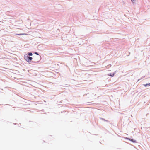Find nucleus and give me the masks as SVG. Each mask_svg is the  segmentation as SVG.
Listing matches in <instances>:
<instances>
[{"mask_svg":"<svg viewBox=\"0 0 150 150\" xmlns=\"http://www.w3.org/2000/svg\"><path fill=\"white\" fill-rule=\"evenodd\" d=\"M109 76H113L114 75V73H110L108 74Z\"/></svg>","mask_w":150,"mask_h":150,"instance_id":"nucleus-2","label":"nucleus"},{"mask_svg":"<svg viewBox=\"0 0 150 150\" xmlns=\"http://www.w3.org/2000/svg\"><path fill=\"white\" fill-rule=\"evenodd\" d=\"M28 54L29 56H32V53L30 52V53H28Z\"/></svg>","mask_w":150,"mask_h":150,"instance_id":"nucleus-5","label":"nucleus"},{"mask_svg":"<svg viewBox=\"0 0 150 150\" xmlns=\"http://www.w3.org/2000/svg\"><path fill=\"white\" fill-rule=\"evenodd\" d=\"M24 34H17V35H24Z\"/></svg>","mask_w":150,"mask_h":150,"instance_id":"nucleus-6","label":"nucleus"},{"mask_svg":"<svg viewBox=\"0 0 150 150\" xmlns=\"http://www.w3.org/2000/svg\"><path fill=\"white\" fill-rule=\"evenodd\" d=\"M129 140L133 142H136V141L133 139H129Z\"/></svg>","mask_w":150,"mask_h":150,"instance_id":"nucleus-4","label":"nucleus"},{"mask_svg":"<svg viewBox=\"0 0 150 150\" xmlns=\"http://www.w3.org/2000/svg\"><path fill=\"white\" fill-rule=\"evenodd\" d=\"M35 54L37 55H38V54L37 52H35Z\"/></svg>","mask_w":150,"mask_h":150,"instance_id":"nucleus-7","label":"nucleus"},{"mask_svg":"<svg viewBox=\"0 0 150 150\" xmlns=\"http://www.w3.org/2000/svg\"><path fill=\"white\" fill-rule=\"evenodd\" d=\"M144 86L145 87H146L148 86H150V83L144 84Z\"/></svg>","mask_w":150,"mask_h":150,"instance_id":"nucleus-3","label":"nucleus"},{"mask_svg":"<svg viewBox=\"0 0 150 150\" xmlns=\"http://www.w3.org/2000/svg\"><path fill=\"white\" fill-rule=\"evenodd\" d=\"M132 2H133L135 0H131Z\"/></svg>","mask_w":150,"mask_h":150,"instance_id":"nucleus-8","label":"nucleus"},{"mask_svg":"<svg viewBox=\"0 0 150 150\" xmlns=\"http://www.w3.org/2000/svg\"><path fill=\"white\" fill-rule=\"evenodd\" d=\"M24 58L25 60L28 62L31 61L32 59V58L31 57L26 56L24 57Z\"/></svg>","mask_w":150,"mask_h":150,"instance_id":"nucleus-1","label":"nucleus"}]
</instances>
